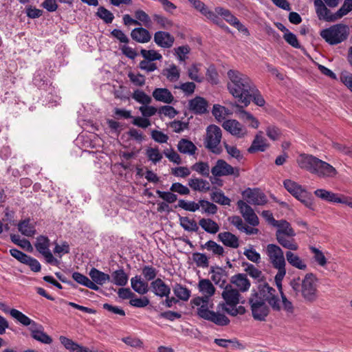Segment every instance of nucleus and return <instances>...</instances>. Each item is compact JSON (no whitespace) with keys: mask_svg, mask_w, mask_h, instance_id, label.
Listing matches in <instances>:
<instances>
[{"mask_svg":"<svg viewBox=\"0 0 352 352\" xmlns=\"http://www.w3.org/2000/svg\"><path fill=\"white\" fill-rule=\"evenodd\" d=\"M197 289L201 296L195 298L192 300V303L199 307L197 308L198 316L219 326L228 324L230 320L226 316L209 309L213 307L214 304L210 298L216 291L212 282L209 279L201 278L199 280Z\"/></svg>","mask_w":352,"mask_h":352,"instance_id":"obj_1","label":"nucleus"},{"mask_svg":"<svg viewBox=\"0 0 352 352\" xmlns=\"http://www.w3.org/2000/svg\"><path fill=\"white\" fill-rule=\"evenodd\" d=\"M318 280L313 273L306 274L302 278H294L289 283L294 295L305 302H313L318 298Z\"/></svg>","mask_w":352,"mask_h":352,"instance_id":"obj_2","label":"nucleus"},{"mask_svg":"<svg viewBox=\"0 0 352 352\" xmlns=\"http://www.w3.org/2000/svg\"><path fill=\"white\" fill-rule=\"evenodd\" d=\"M228 77L229 78L228 89L230 93L239 102H248L246 98L247 95L250 91H252V87L255 85L250 77L234 69H230L228 72Z\"/></svg>","mask_w":352,"mask_h":352,"instance_id":"obj_3","label":"nucleus"},{"mask_svg":"<svg viewBox=\"0 0 352 352\" xmlns=\"http://www.w3.org/2000/svg\"><path fill=\"white\" fill-rule=\"evenodd\" d=\"M221 296L225 301L223 304L222 309L227 314L232 316L237 315H243L245 313L244 307L236 305L241 302V294L239 290L232 285H226L222 292Z\"/></svg>","mask_w":352,"mask_h":352,"instance_id":"obj_4","label":"nucleus"},{"mask_svg":"<svg viewBox=\"0 0 352 352\" xmlns=\"http://www.w3.org/2000/svg\"><path fill=\"white\" fill-rule=\"evenodd\" d=\"M283 184L286 190L305 207L312 210L315 209L312 195L301 185L291 179L285 180Z\"/></svg>","mask_w":352,"mask_h":352,"instance_id":"obj_5","label":"nucleus"},{"mask_svg":"<svg viewBox=\"0 0 352 352\" xmlns=\"http://www.w3.org/2000/svg\"><path fill=\"white\" fill-rule=\"evenodd\" d=\"M349 34L348 26L337 24L323 30L320 36L330 45H336L346 39Z\"/></svg>","mask_w":352,"mask_h":352,"instance_id":"obj_6","label":"nucleus"},{"mask_svg":"<svg viewBox=\"0 0 352 352\" xmlns=\"http://www.w3.org/2000/svg\"><path fill=\"white\" fill-rule=\"evenodd\" d=\"M254 293L261 297L264 302H267L273 310L280 311L281 309L280 294L267 283L259 284L258 290H254Z\"/></svg>","mask_w":352,"mask_h":352,"instance_id":"obj_7","label":"nucleus"},{"mask_svg":"<svg viewBox=\"0 0 352 352\" xmlns=\"http://www.w3.org/2000/svg\"><path fill=\"white\" fill-rule=\"evenodd\" d=\"M221 138L222 131L220 127L214 124H210L206 129L204 146L212 153L217 155L220 154L222 151L219 146Z\"/></svg>","mask_w":352,"mask_h":352,"instance_id":"obj_8","label":"nucleus"},{"mask_svg":"<svg viewBox=\"0 0 352 352\" xmlns=\"http://www.w3.org/2000/svg\"><path fill=\"white\" fill-rule=\"evenodd\" d=\"M249 303L254 319L258 321H265L270 313V308L266 302L254 293V290L252 292L249 298Z\"/></svg>","mask_w":352,"mask_h":352,"instance_id":"obj_9","label":"nucleus"},{"mask_svg":"<svg viewBox=\"0 0 352 352\" xmlns=\"http://www.w3.org/2000/svg\"><path fill=\"white\" fill-rule=\"evenodd\" d=\"M268 261L278 271L286 270V262L283 250L276 244H268L265 250Z\"/></svg>","mask_w":352,"mask_h":352,"instance_id":"obj_10","label":"nucleus"},{"mask_svg":"<svg viewBox=\"0 0 352 352\" xmlns=\"http://www.w3.org/2000/svg\"><path fill=\"white\" fill-rule=\"evenodd\" d=\"M36 250L45 258L47 263L57 265L59 261L54 257L50 250V241L45 236L41 235L36 238L34 243Z\"/></svg>","mask_w":352,"mask_h":352,"instance_id":"obj_11","label":"nucleus"},{"mask_svg":"<svg viewBox=\"0 0 352 352\" xmlns=\"http://www.w3.org/2000/svg\"><path fill=\"white\" fill-rule=\"evenodd\" d=\"M211 173L214 177H223L232 175L234 177L239 176V170L233 167L224 160H218L215 165L211 168Z\"/></svg>","mask_w":352,"mask_h":352,"instance_id":"obj_12","label":"nucleus"},{"mask_svg":"<svg viewBox=\"0 0 352 352\" xmlns=\"http://www.w3.org/2000/svg\"><path fill=\"white\" fill-rule=\"evenodd\" d=\"M216 12L221 16L223 19L228 22L230 25L234 27L239 32L245 35H249L248 30L240 22V21L234 16L229 10L225 9L222 7H217Z\"/></svg>","mask_w":352,"mask_h":352,"instance_id":"obj_13","label":"nucleus"},{"mask_svg":"<svg viewBox=\"0 0 352 352\" xmlns=\"http://www.w3.org/2000/svg\"><path fill=\"white\" fill-rule=\"evenodd\" d=\"M222 127L232 135L238 138H244L248 134L246 128L234 119L225 120L222 124Z\"/></svg>","mask_w":352,"mask_h":352,"instance_id":"obj_14","label":"nucleus"},{"mask_svg":"<svg viewBox=\"0 0 352 352\" xmlns=\"http://www.w3.org/2000/svg\"><path fill=\"white\" fill-rule=\"evenodd\" d=\"M243 198L252 205H264L267 203V197L260 190L248 188L242 192Z\"/></svg>","mask_w":352,"mask_h":352,"instance_id":"obj_15","label":"nucleus"},{"mask_svg":"<svg viewBox=\"0 0 352 352\" xmlns=\"http://www.w3.org/2000/svg\"><path fill=\"white\" fill-rule=\"evenodd\" d=\"M314 172L319 177L335 178L338 174L337 170L330 164L318 159Z\"/></svg>","mask_w":352,"mask_h":352,"instance_id":"obj_16","label":"nucleus"},{"mask_svg":"<svg viewBox=\"0 0 352 352\" xmlns=\"http://www.w3.org/2000/svg\"><path fill=\"white\" fill-rule=\"evenodd\" d=\"M237 206L245 220L252 226H256L259 220L254 210L244 201L239 200Z\"/></svg>","mask_w":352,"mask_h":352,"instance_id":"obj_17","label":"nucleus"},{"mask_svg":"<svg viewBox=\"0 0 352 352\" xmlns=\"http://www.w3.org/2000/svg\"><path fill=\"white\" fill-rule=\"evenodd\" d=\"M318 161V157L307 154H300L296 160V162L300 168L305 169L312 174H314Z\"/></svg>","mask_w":352,"mask_h":352,"instance_id":"obj_18","label":"nucleus"},{"mask_svg":"<svg viewBox=\"0 0 352 352\" xmlns=\"http://www.w3.org/2000/svg\"><path fill=\"white\" fill-rule=\"evenodd\" d=\"M154 42L159 47L168 49L170 48L175 42V38L168 32L157 31L154 34Z\"/></svg>","mask_w":352,"mask_h":352,"instance_id":"obj_19","label":"nucleus"},{"mask_svg":"<svg viewBox=\"0 0 352 352\" xmlns=\"http://www.w3.org/2000/svg\"><path fill=\"white\" fill-rule=\"evenodd\" d=\"M29 330L34 340L46 344H50L52 342V338L45 333L44 327L41 324L36 323L33 327H29Z\"/></svg>","mask_w":352,"mask_h":352,"instance_id":"obj_20","label":"nucleus"},{"mask_svg":"<svg viewBox=\"0 0 352 352\" xmlns=\"http://www.w3.org/2000/svg\"><path fill=\"white\" fill-rule=\"evenodd\" d=\"M314 6L319 19L327 21H334L337 20L336 13L332 14L330 10L327 9L322 0H314Z\"/></svg>","mask_w":352,"mask_h":352,"instance_id":"obj_21","label":"nucleus"},{"mask_svg":"<svg viewBox=\"0 0 352 352\" xmlns=\"http://www.w3.org/2000/svg\"><path fill=\"white\" fill-rule=\"evenodd\" d=\"M208 106L207 100L200 96H197L188 102L189 110L195 114L205 113L207 111Z\"/></svg>","mask_w":352,"mask_h":352,"instance_id":"obj_22","label":"nucleus"},{"mask_svg":"<svg viewBox=\"0 0 352 352\" xmlns=\"http://www.w3.org/2000/svg\"><path fill=\"white\" fill-rule=\"evenodd\" d=\"M277 228L276 232V239L278 237H294L296 235L295 231L292 228L290 223L285 220H280L274 225Z\"/></svg>","mask_w":352,"mask_h":352,"instance_id":"obj_23","label":"nucleus"},{"mask_svg":"<svg viewBox=\"0 0 352 352\" xmlns=\"http://www.w3.org/2000/svg\"><path fill=\"white\" fill-rule=\"evenodd\" d=\"M152 96L156 101L165 104H171L175 101L173 95L166 88H155Z\"/></svg>","mask_w":352,"mask_h":352,"instance_id":"obj_24","label":"nucleus"},{"mask_svg":"<svg viewBox=\"0 0 352 352\" xmlns=\"http://www.w3.org/2000/svg\"><path fill=\"white\" fill-rule=\"evenodd\" d=\"M151 287L153 292L160 297H168L170 294V288L161 278L152 281Z\"/></svg>","mask_w":352,"mask_h":352,"instance_id":"obj_25","label":"nucleus"},{"mask_svg":"<svg viewBox=\"0 0 352 352\" xmlns=\"http://www.w3.org/2000/svg\"><path fill=\"white\" fill-rule=\"evenodd\" d=\"M314 195L317 197L329 202L340 204L342 201L341 200L342 195H338L323 188L316 190L314 191Z\"/></svg>","mask_w":352,"mask_h":352,"instance_id":"obj_26","label":"nucleus"},{"mask_svg":"<svg viewBox=\"0 0 352 352\" xmlns=\"http://www.w3.org/2000/svg\"><path fill=\"white\" fill-rule=\"evenodd\" d=\"M231 283L238 288L239 292H247L251 285L250 281L247 278V276L243 274L233 276L231 278Z\"/></svg>","mask_w":352,"mask_h":352,"instance_id":"obj_27","label":"nucleus"},{"mask_svg":"<svg viewBox=\"0 0 352 352\" xmlns=\"http://www.w3.org/2000/svg\"><path fill=\"white\" fill-rule=\"evenodd\" d=\"M131 38L138 43H146L151 41V35L148 30L144 28H136L131 32Z\"/></svg>","mask_w":352,"mask_h":352,"instance_id":"obj_28","label":"nucleus"},{"mask_svg":"<svg viewBox=\"0 0 352 352\" xmlns=\"http://www.w3.org/2000/svg\"><path fill=\"white\" fill-rule=\"evenodd\" d=\"M218 239L226 246L237 248L239 246V238L230 232H220Z\"/></svg>","mask_w":352,"mask_h":352,"instance_id":"obj_29","label":"nucleus"},{"mask_svg":"<svg viewBox=\"0 0 352 352\" xmlns=\"http://www.w3.org/2000/svg\"><path fill=\"white\" fill-rule=\"evenodd\" d=\"M286 259L289 264L292 267L300 270H306L307 265L305 261L301 258L298 254H294L292 251H287L285 254Z\"/></svg>","mask_w":352,"mask_h":352,"instance_id":"obj_30","label":"nucleus"},{"mask_svg":"<svg viewBox=\"0 0 352 352\" xmlns=\"http://www.w3.org/2000/svg\"><path fill=\"white\" fill-rule=\"evenodd\" d=\"M268 147L266 139L263 135V132L259 131L255 136L251 146L248 148L250 153L255 151H264Z\"/></svg>","mask_w":352,"mask_h":352,"instance_id":"obj_31","label":"nucleus"},{"mask_svg":"<svg viewBox=\"0 0 352 352\" xmlns=\"http://www.w3.org/2000/svg\"><path fill=\"white\" fill-rule=\"evenodd\" d=\"M177 148L181 153L188 155H193L197 150L192 142L185 138H182L178 142Z\"/></svg>","mask_w":352,"mask_h":352,"instance_id":"obj_32","label":"nucleus"},{"mask_svg":"<svg viewBox=\"0 0 352 352\" xmlns=\"http://www.w3.org/2000/svg\"><path fill=\"white\" fill-rule=\"evenodd\" d=\"M188 186L193 190L206 192L210 190V186L207 180L201 178L194 177L188 180Z\"/></svg>","mask_w":352,"mask_h":352,"instance_id":"obj_33","label":"nucleus"},{"mask_svg":"<svg viewBox=\"0 0 352 352\" xmlns=\"http://www.w3.org/2000/svg\"><path fill=\"white\" fill-rule=\"evenodd\" d=\"M89 275L91 278V280L96 284V285H103L111 280V276L109 274L96 268L91 269Z\"/></svg>","mask_w":352,"mask_h":352,"instance_id":"obj_34","label":"nucleus"},{"mask_svg":"<svg viewBox=\"0 0 352 352\" xmlns=\"http://www.w3.org/2000/svg\"><path fill=\"white\" fill-rule=\"evenodd\" d=\"M251 90L252 91H250L246 97L248 102L242 101L241 103H243L245 107H247L249 105L250 102L253 100L258 106L263 107L265 104V100L261 96L260 91L257 89L255 85L252 87Z\"/></svg>","mask_w":352,"mask_h":352,"instance_id":"obj_35","label":"nucleus"},{"mask_svg":"<svg viewBox=\"0 0 352 352\" xmlns=\"http://www.w3.org/2000/svg\"><path fill=\"white\" fill-rule=\"evenodd\" d=\"M131 285L133 289L141 295L146 294L149 290L148 283L142 280L140 276H135L131 278Z\"/></svg>","mask_w":352,"mask_h":352,"instance_id":"obj_36","label":"nucleus"},{"mask_svg":"<svg viewBox=\"0 0 352 352\" xmlns=\"http://www.w3.org/2000/svg\"><path fill=\"white\" fill-rule=\"evenodd\" d=\"M162 74L171 82L177 81L180 78L179 69L175 64H171L168 67L162 70Z\"/></svg>","mask_w":352,"mask_h":352,"instance_id":"obj_37","label":"nucleus"},{"mask_svg":"<svg viewBox=\"0 0 352 352\" xmlns=\"http://www.w3.org/2000/svg\"><path fill=\"white\" fill-rule=\"evenodd\" d=\"M72 278L78 283L83 286H85L94 291L99 290V287L96 285V284L92 282L88 277L79 272H74L72 274Z\"/></svg>","mask_w":352,"mask_h":352,"instance_id":"obj_38","label":"nucleus"},{"mask_svg":"<svg viewBox=\"0 0 352 352\" xmlns=\"http://www.w3.org/2000/svg\"><path fill=\"white\" fill-rule=\"evenodd\" d=\"M199 225L203 230L210 234H216L219 230L218 223L211 219L202 218L199 220Z\"/></svg>","mask_w":352,"mask_h":352,"instance_id":"obj_39","label":"nucleus"},{"mask_svg":"<svg viewBox=\"0 0 352 352\" xmlns=\"http://www.w3.org/2000/svg\"><path fill=\"white\" fill-rule=\"evenodd\" d=\"M10 314L12 318L16 319L19 322H20L21 324L24 326H30V327H32L34 326V324L36 323V322L31 320L29 317H28L22 312L16 309H10Z\"/></svg>","mask_w":352,"mask_h":352,"instance_id":"obj_40","label":"nucleus"},{"mask_svg":"<svg viewBox=\"0 0 352 352\" xmlns=\"http://www.w3.org/2000/svg\"><path fill=\"white\" fill-rule=\"evenodd\" d=\"M201 249L211 252L214 255L221 256L224 254V248L214 241L210 240L201 245Z\"/></svg>","mask_w":352,"mask_h":352,"instance_id":"obj_41","label":"nucleus"},{"mask_svg":"<svg viewBox=\"0 0 352 352\" xmlns=\"http://www.w3.org/2000/svg\"><path fill=\"white\" fill-rule=\"evenodd\" d=\"M201 65L198 63H193L192 64L188 69H187V74L188 76L190 79H191L193 81H195L197 82H203L204 77L201 74L200 69H201Z\"/></svg>","mask_w":352,"mask_h":352,"instance_id":"obj_42","label":"nucleus"},{"mask_svg":"<svg viewBox=\"0 0 352 352\" xmlns=\"http://www.w3.org/2000/svg\"><path fill=\"white\" fill-rule=\"evenodd\" d=\"M111 282L118 286H125L128 283V275L125 273L124 270L120 269L114 271L111 274Z\"/></svg>","mask_w":352,"mask_h":352,"instance_id":"obj_43","label":"nucleus"},{"mask_svg":"<svg viewBox=\"0 0 352 352\" xmlns=\"http://www.w3.org/2000/svg\"><path fill=\"white\" fill-rule=\"evenodd\" d=\"M19 232L26 236L34 235L36 230L34 226L30 223V219H25L21 221L18 225Z\"/></svg>","mask_w":352,"mask_h":352,"instance_id":"obj_44","label":"nucleus"},{"mask_svg":"<svg viewBox=\"0 0 352 352\" xmlns=\"http://www.w3.org/2000/svg\"><path fill=\"white\" fill-rule=\"evenodd\" d=\"M152 17L154 22L158 25L159 28L170 30L173 26V22L162 14H155Z\"/></svg>","mask_w":352,"mask_h":352,"instance_id":"obj_45","label":"nucleus"},{"mask_svg":"<svg viewBox=\"0 0 352 352\" xmlns=\"http://www.w3.org/2000/svg\"><path fill=\"white\" fill-rule=\"evenodd\" d=\"M202 14L221 28L226 30H229L228 27L226 26L219 18V14L216 12V8L214 9V11H212L207 8Z\"/></svg>","mask_w":352,"mask_h":352,"instance_id":"obj_46","label":"nucleus"},{"mask_svg":"<svg viewBox=\"0 0 352 352\" xmlns=\"http://www.w3.org/2000/svg\"><path fill=\"white\" fill-rule=\"evenodd\" d=\"M175 295L183 301H187L190 297V291L185 286L175 284L173 287Z\"/></svg>","mask_w":352,"mask_h":352,"instance_id":"obj_47","label":"nucleus"},{"mask_svg":"<svg viewBox=\"0 0 352 352\" xmlns=\"http://www.w3.org/2000/svg\"><path fill=\"white\" fill-rule=\"evenodd\" d=\"M211 280L216 284L219 285L221 287H223L226 283V276L223 273V270L220 268L217 270L212 269L210 271Z\"/></svg>","mask_w":352,"mask_h":352,"instance_id":"obj_48","label":"nucleus"},{"mask_svg":"<svg viewBox=\"0 0 352 352\" xmlns=\"http://www.w3.org/2000/svg\"><path fill=\"white\" fill-rule=\"evenodd\" d=\"M287 237V236L278 237L276 240L280 245L286 249L293 251L298 250V245L296 242L295 239L293 237Z\"/></svg>","mask_w":352,"mask_h":352,"instance_id":"obj_49","label":"nucleus"},{"mask_svg":"<svg viewBox=\"0 0 352 352\" xmlns=\"http://www.w3.org/2000/svg\"><path fill=\"white\" fill-rule=\"evenodd\" d=\"M191 169L206 177H209L210 172L211 171L209 164L205 162H196L191 166Z\"/></svg>","mask_w":352,"mask_h":352,"instance_id":"obj_50","label":"nucleus"},{"mask_svg":"<svg viewBox=\"0 0 352 352\" xmlns=\"http://www.w3.org/2000/svg\"><path fill=\"white\" fill-rule=\"evenodd\" d=\"M132 98L143 105L148 104L152 101L151 97L140 89H136L133 91Z\"/></svg>","mask_w":352,"mask_h":352,"instance_id":"obj_51","label":"nucleus"},{"mask_svg":"<svg viewBox=\"0 0 352 352\" xmlns=\"http://www.w3.org/2000/svg\"><path fill=\"white\" fill-rule=\"evenodd\" d=\"M179 223L181 226L186 231L197 232L199 229L196 221L186 217H180Z\"/></svg>","mask_w":352,"mask_h":352,"instance_id":"obj_52","label":"nucleus"},{"mask_svg":"<svg viewBox=\"0 0 352 352\" xmlns=\"http://www.w3.org/2000/svg\"><path fill=\"white\" fill-rule=\"evenodd\" d=\"M239 112L240 118L249 123L251 127L254 129H257L258 127L259 122L255 117L253 116L252 114L242 109L239 110Z\"/></svg>","mask_w":352,"mask_h":352,"instance_id":"obj_53","label":"nucleus"},{"mask_svg":"<svg viewBox=\"0 0 352 352\" xmlns=\"http://www.w3.org/2000/svg\"><path fill=\"white\" fill-rule=\"evenodd\" d=\"M214 343L218 346L223 347V348H232V349H238L240 348L241 344L236 339H221L217 338L214 340Z\"/></svg>","mask_w":352,"mask_h":352,"instance_id":"obj_54","label":"nucleus"},{"mask_svg":"<svg viewBox=\"0 0 352 352\" xmlns=\"http://www.w3.org/2000/svg\"><path fill=\"white\" fill-rule=\"evenodd\" d=\"M140 54L144 60L148 61L153 62L155 60H160L162 58V54L154 50H147L145 49H142Z\"/></svg>","mask_w":352,"mask_h":352,"instance_id":"obj_55","label":"nucleus"},{"mask_svg":"<svg viewBox=\"0 0 352 352\" xmlns=\"http://www.w3.org/2000/svg\"><path fill=\"white\" fill-rule=\"evenodd\" d=\"M212 113L216 120L221 122L229 114V110L220 104H214Z\"/></svg>","mask_w":352,"mask_h":352,"instance_id":"obj_56","label":"nucleus"},{"mask_svg":"<svg viewBox=\"0 0 352 352\" xmlns=\"http://www.w3.org/2000/svg\"><path fill=\"white\" fill-rule=\"evenodd\" d=\"M309 250H311V253L314 254L313 258L314 261L321 267H324L327 263V261L324 255L323 252L320 251L319 249L315 248V247H310Z\"/></svg>","mask_w":352,"mask_h":352,"instance_id":"obj_57","label":"nucleus"},{"mask_svg":"<svg viewBox=\"0 0 352 352\" xmlns=\"http://www.w3.org/2000/svg\"><path fill=\"white\" fill-rule=\"evenodd\" d=\"M243 254L247 258L255 263H258L261 261V255L254 249L252 245H250L248 248L244 249Z\"/></svg>","mask_w":352,"mask_h":352,"instance_id":"obj_58","label":"nucleus"},{"mask_svg":"<svg viewBox=\"0 0 352 352\" xmlns=\"http://www.w3.org/2000/svg\"><path fill=\"white\" fill-rule=\"evenodd\" d=\"M146 155L149 160L153 164H157L160 162L163 157L162 154L160 153L157 148L150 147L146 149Z\"/></svg>","mask_w":352,"mask_h":352,"instance_id":"obj_59","label":"nucleus"},{"mask_svg":"<svg viewBox=\"0 0 352 352\" xmlns=\"http://www.w3.org/2000/svg\"><path fill=\"white\" fill-rule=\"evenodd\" d=\"M199 204H200L202 212L208 214H214L217 212V206L208 201L199 200Z\"/></svg>","mask_w":352,"mask_h":352,"instance_id":"obj_60","label":"nucleus"},{"mask_svg":"<svg viewBox=\"0 0 352 352\" xmlns=\"http://www.w3.org/2000/svg\"><path fill=\"white\" fill-rule=\"evenodd\" d=\"M192 260L197 267H208L209 265L208 258L205 254L195 252L192 254Z\"/></svg>","mask_w":352,"mask_h":352,"instance_id":"obj_61","label":"nucleus"},{"mask_svg":"<svg viewBox=\"0 0 352 352\" xmlns=\"http://www.w3.org/2000/svg\"><path fill=\"white\" fill-rule=\"evenodd\" d=\"M96 15L106 23H112L114 19L113 13L102 6L98 8Z\"/></svg>","mask_w":352,"mask_h":352,"instance_id":"obj_62","label":"nucleus"},{"mask_svg":"<svg viewBox=\"0 0 352 352\" xmlns=\"http://www.w3.org/2000/svg\"><path fill=\"white\" fill-rule=\"evenodd\" d=\"M135 16L136 18V20L142 22L143 25H144L146 28H149L151 27V19L148 16V14H146L144 10H137L135 12Z\"/></svg>","mask_w":352,"mask_h":352,"instance_id":"obj_63","label":"nucleus"},{"mask_svg":"<svg viewBox=\"0 0 352 352\" xmlns=\"http://www.w3.org/2000/svg\"><path fill=\"white\" fill-rule=\"evenodd\" d=\"M352 10V0H344L341 8L336 12V18L339 19Z\"/></svg>","mask_w":352,"mask_h":352,"instance_id":"obj_64","label":"nucleus"}]
</instances>
